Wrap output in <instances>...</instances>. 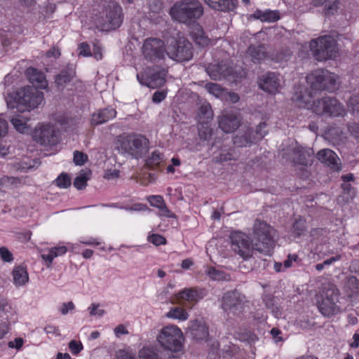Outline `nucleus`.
<instances>
[{"label":"nucleus","instance_id":"1","mask_svg":"<svg viewBox=\"0 0 359 359\" xmlns=\"http://www.w3.org/2000/svg\"><path fill=\"white\" fill-rule=\"evenodd\" d=\"M44 100L43 93L34 87L21 88L6 100L7 105L11 109H17L24 111L36 108Z\"/></svg>","mask_w":359,"mask_h":359},{"label":"nucleus","instance_id":"2","mask_svg":"<svg viewBox=\"0 0 359 359\" xmlns=\"http://www.w3.org/2000/svg\"><path fill=\"white\" fill-rule=\"evenodd\" d=\"M204 13L202 4L198 0H184L176 2L170 9L172 20L189 23L199 19Z\"/></svg>","mask_w":359,"mask_h":359},{"label":"nucleus","instance_id":"3","mask_svg":"<svg viewBox=\"0 0 359 359\" xmlns=\"http://www.w3.org/2000/svg\"><path fill=\"white\" fill-rule=\"evenodd\" d=\"M102 11L96 19L97 25L102 31H109L118 27L123 21L121 6L114 0H104L101 3Z\"/></svg>","mask_w":359,"mask_h":359},{"label":"nucleus","instance_id":"4","mask_svg":"<svg viewBox=\"0 0 359 359\" xmlns=\"http://www.w3.org/2000/svg\"><path fill=\"white\" fill-rule=\"evenodd\" d=\"M276 233V230L266 222L256 219L253 226L255 251L270 256L275 245Z\"/></svg>","mask_w":359,"mask_h":359},{"label":"nucleus","instance_id":"5","mask_svg":"<svg viewBox=\"0 0 359 359\" xmlns=\"http://www.w3.org/2000/svg\"><path fill=\"white\" fill-rule=\"evenodd\" d=\"M118 142L123 153L138 158L147 151L149 140L142 135L130 133L123 134L118 137Z\"/></svg>","mask_w":359,"mask_h":359},{"label":"nucleus","instance_id":"6","mask_svg":"<svg viewBox=\"0 0 359 359\" xmlns=\"http://www.w3.org/2000/svg\"><path fill=\"white\" fill-rule=\"evenodd\" d=\"M310 49L318 61L334 59L338 53L337 41L328 35L312 39L310 42Z\"/></svg>","mask_w":359,"mask_h":359},{"label":"nucleus","instance_id":"7","mask_svg":"<svg viewBox=\"0 0 359 359\" xmlns=\"http://www.w3.org/2000/svg\"><path fill=\"white\" fill-rule=\"evenodd\" d=\"M306 81L313 91H334L338 88L337 76L325 69H317L306 76Z\"/></svg>","mask_w":359,"mask_h":359},{"label":"nucleus","instance_id":"8","mask_svg":"<svg viewBox=\"0 0 359 359\" xmlns=\"http://www.w3.org/2000/svg\"><path fill=\"white\" fill-rule=\"evenodd\" d=\"M247 303L245 296L237 290H233L224 293L221 307L228 316L239 317L244 313Z\"/></svg>","mask_w":359,"mask_h":359},{"label":"nucleus","instance_id":"9","mask_svg":"<svg viewBox=\"0 0 359 359\" xmlns=\"http://www.w3.org/2000/svg\"><path fill=\"white\" fill-rule=\"evenodd\" d=\"M182 332L175 325L163 327L156 337L159 344L172 352H178L182 348Z\"/></svg>","mask_w":359,"mask_h":359},{"label":"nucleus","instance_id":"10","mask_svg":"<svg viewBox=\"0 0 359 359\" xmlns=\"http://www.w3.org/2000/svg\"><path fill=\"white\" fill-rule=\"evenodd\" d=\"M312 110L318 115L330 117L342 116L346 112L344 106L337 99L328 96L313 101Z\"/></svg>","mask_w":359,"mask_h":359},{"label":"nucleus","instance_id":"11","mask_svg":"<svg viewBox=\"0 0 359 359\" xmlns=\"http://www.w3.org/2000/svg\"><path fill=\"white\" fill-rule=\"evenodd\" d=\"M232 250L244 260L251 258L255 251V244L253 245L251 238L245 233L235 232L231 235Z\"/></svg>","mask_w":359,"mask_h":359},{"label":"nucleus","instance_id":"12","mask_svg":"<svg viewBox=\"0 0 359 359\" xmlns=\"http://www.w3.org/2000/svg\"><path fill=\"white\" fill-rule=\"evenodd\" d=\"M165 52L170 59L179 62L189 61L193 57L192 44L184 38L168 45Z\"/></svg>","mask_w":359,"mask_h":359},{"label":"nucleus","instance_id":"13","mask_svg":"<svg viewBox=\"0 0 359 359\" xmlns=\"http://www.w3.org/2000/svg\"><path fill=\"white\" fill-rule=\"evenodd\" d=\"M167 73L168 72L163 68L154 69L147 67L144 72L137 75V79L142 85L150 88H157L165 83Z\"/></svg>","mask_w":359,"mask_h":359},{"label":"nucleus","instance_id":"14","mask_svg":"<svg viewBox=\"0 0 359 359\" xmlns=\"http://www.w3.org/2000/svg\"><path fill=\"white\" fill-rule=\"evenodd\" d=\"M164 42L156 38L147 39L142 46V53L146 60L156 62L164 57Z\"/></svg>","mask_w":359,"mask_h":359},{"label":"nucleus","instance_id":"15","mask_svg":"<svg viewBox=\"0 0 359 359\" xmlns=\"http://www.w3.org/2000/svg\"><path fill=\"white\" fill-rule=\"evenodd\" d=\"M34 137L36 141L44 146L55 145L58 141V134L53 126L42 125L34 131Z\"/></svg>","mask_w":359,"mask_h":359},{"label":"nucleus","instance_id":"16","mask_svg":"<svg viewBox=\"0 0 359 359\" xmlns=\"http://www.w3.org/2000/svg\"><path fill=\"white\" fill-rule=\"evenodd\" d=\"M217 119L219 128L226 133L234 132L241 125L240 118L231 111H224Z\"/></svg>","mask_w":359,"mask_h":359},{"label":"nucleus","instance_id":"17","mask_svg":"<svg viewBox=\"0 0 359 359\" xmlns=\"http://www.w3.org/2000/svg\"><path fill=\"white\" fill-rule=\"evenodd\" d=\"M206 72L213 80H221L233 75V64L229 61H221L218 64L210 65Z\"/></svg>","mask_w":359,"mask_h":359},{"label":"nucleus","instance_id":"18","mask_svg":"<svg viewBox=\"0 0 359 359\" xmlns=\"http://www.w3.org/2000/svg\"><path fill=\"white\" fill-rule=\"evenodd\" d=\"M259 86L266 92L276 93L280 87L279 74L270 72L263 74L260 78Z\"/></svg>","mask_w":359,"mask_h":359},{"label":"nucleus","instance_id":"19","mask_svg":"<svg viewBox=\"0 0 359 359\" xmlns=\"http://www.w3.org/2000/svg\"><path fill=\"white\" fill-rule=\"evenodd\" d=\"M293 154L294 155L293 161L296 164L308 166L313 163L314 159L313 149L297 146L293 149Z\"/></svg>","mask_w":359,"mask_h":359},{"label":"nucleus","instance_id":"20","mask_svg":"<svg viewBox=\"0 0 359 359\" xmlns=\"http://www.w3.org/2000/svg\"><path fill=\"white\" fill-rule=\"evenodd\" d=\"M316 158L332 170L339 171L340 170L339 158L331 149H324L320 150L316 154Z\"/></svg>","mask_w":359,"mask_h":359},{"label":"nucleus","instance_id":"21","mask_svg":"<svg viewBox=\"0 0 359 359\" xmlns=\"http://www.w3.org/2000/svg\"><path fill=\"white\" fill-rule=\"evenodd\" d=\"M26 76L29 81L36 89L37 88L46 89L48 87V81L44 74L34 67H29L26 69Z\"/></svg>","mask_w":359,"mask_h":359},{"label":"nucleus","instance_id":"22","mask_svg":"<svg viewBox=\"0 0 359 359\" xmlns=\"http://www.w3.org/2000/svg\"><path fill=\"white\" fill-rule=\"evenodd\" d=\"M248 55L254 63H260L270 57L266 47L264 44H252L247 50Z\"/></svg>","mask_w":359,"mask_h":359},{"label":"nucleus","instance_id":"23","mask_svg":"<svg viewBox=\"0 0 359 359\" xmlns=\"http://www.w3.org/2000/svg\"><path fill=\"white\" fill-rule=\"evenodd\" d=\"M338 302L318 299L317 306L323 316L330 318L339 313L340 307L337 305Z\"/></svg>","mask_w":359,"mask_h":359},{"label":"nucleus","instance_id":"24","mask_svg":"<svg viewBox=\"0 0 359 359\" xmlns=\"http://www.w3.org/2000/svg\"><path fill=\"white\" fill-rule=\"evenodd\" d=\"M204 1L212 9L222 12L233 11L238 6L237 0H204Z\"/></svg>","mask_w":359,"mask_h":359},{"label":"nucleus","instance_id":"25","mask_svg":"<svg viewBox=\"0 0 359 359\" xmlns=\"http://www.w3.org/2000/svg\"><path fill=\"white\" fill-rule=\"evenodd\" d=\"M116 116V111L114 108L100 109L92 115L91 123L94 126L100 125L115 118Z\"/></svg>","mask_w":359,"mask_h":359},{"label":"nucleus","instance_id":"26","mask_svg":"<svg viewBox=\"0 0 359 359\" xmlns=\"http://www.w3.org/2000/svg\"><path fill=\"white\" fill-rule=\"evenodd\" d=\"M340 292L337 285L327 283L323 285L322 290L318 299L324 300H332V302H339Z\"/></svg>","mask_w":359,"mask_h":359},{"label":"nucleus","instance_id":"27","mask_svg":"<svg viewBox=\"0 0 359 359\" xmlns=\"http://www.w3.org/2000/svg\"><path fill=\"white\" fill-rule=\"evenodd\" d=\"M253 133L254 129L252 128H247L243 134L237 135L233 137V144L238 147H243L256 143Z\"/></svg>","mask_w":359,"mask_h":359},{"label":"nucleus","instance_id":"28","mask_svg":"<svg viewBox=\"0 0 359 359\" xmlns=\"http://www.w3.org/2000/svg\"><path fill=\"white\" fill-rule=\"evenodd\" d=\"M75 71L73 68L67 67L61 70L60 74L55 77V83L59 90H63L65 86L75 76Z\"/></svg>","mask_w":359,"mask_h":359},{"label":"nucleus","instance_id":"29","mask_svg":"<svg viewBox=\"0 0 359 359\" xmlns=\"http://www.w3.org/2000/svg\"><path fill=\"white\" fill-rule=\"evenodd\" d=\"M254 19L259 20L262 22H274L280 19V14L278 11H261L256 10L251 15Z\"/></svg>","mask_w":359,"mask_h":359},{"label":"nucleus","instance_id":"30","mask_svg":"<svg viewBox=\"0 0 359 359\" xmlns=\"http://www.w3.org/2000/svg\"><path fill=\"white\" fill-rule=\"evenodd\" d=\"M177 299L180 304H184L187 302L191 305H193L201 299V297L196 290L191 288L184 289L179 292Z\"/></svg>","mask_w":359,"mask_h":359},{"label":"nucleus","instance_id":"31","mask_svg":"<svg viewBox=\"0 0 359 359\" xmlns=\"http://www.w3.org/2000/svg\"><path fill=\"white\" fill-rule=\"evenodd\" d=\"M189 330L191 337L196 340L207 339L209 335L208 327L197 321L192 323Z\"/></svg>","mask_w":359,"mask_h":359},{"label":"nucleus","instance_id":"32","mask_svg":"<svg viewBox=\"0 0 359 359\" xmlns=\"http://www.w3.org/2000/svg\"><path fill=\"white\" fill-rule=\"evenodd\" d=\"M311 97L312 94L311 92L303 88H299L296 90L292 100L299 107H304L310 102Z\"/></svg>","mask_w":359,"mask_h":359},{"label":"nucleus","instance_id":"33","mask_svg":"<svg viewBox=\"0 0 359 359\" xmlns=\"http://www.w3.org/2000/svg\"><path fill=\"white\" fill-rule=\"evenodd\" d=\"M191 37L194 42L201 47H205L210 43V39L205 34L203 28L198 25L191 32Z\"/></svg>","mask_w":359,"mask_h":359},{"label":"nucleus","instance_id":"34","mask_svg":"<svg viewBox=\"0 0 359 359\" xmlns=\"http://www.w3.org/2000/svg\"><path fill=\"white\" fill-rule=\"evenodd\" d=\"M13 277L16 285H23L29 280V276L26 269L22 266H18L13 269Z\"/></svg>","mask_w":359,"mask_h":359},{"label":"nucleus","instance_id":"35","mask_svg":"<svg viewBox=\"0 0 359 359\" xmlns=\"http://www.w3.org/2000/svg\"><path fill=\"white\" fill-rule=\"evenodd\" d=\"M148 200L151 206L156 207L161 211V215L170 217V212L168 209L165 203V201L161 196H151L149 197Z\"/></svg>","mask_w":359,"mask_h":359},{"label":"nucleus","instance_id":"36","mask_svg":"<svg viewBox=\"0 0 359 359\" xmlns=\"http://www.w3.org/2000/svg\"><path fill=\"white\" fill-rule=\"evenodd\" d=\"M344 288L350 295L359 294V278L355 276H348L344 280Z\"/></svg>","mask_w":359,"mask_h":359},{"label":"nucleus","instance_id":"37","mask_svg":"<svg viewBox=\"0 0 359 359\" xmlns=\"http://www.w3.org/2000/svg\"><path fill=\"white\" fill-rule=\"evenodd\" d=\"M206 273L208 275V276L214 280H218V281H229L231 280V277L229 274L225 273L222 270H219L216 269L215 267H209Z\"/></svg>","mask_w":359,"mask_h":359},{"label":"nucleus","instance_id":"38","mask_svg":"<svg viewBox=\"0 0 359 359\" xmlns=\"http://www.w3.org/2000/svg\"><path fill=\"white\" fill-rule=\"evenodd\" d=\"M158 350L151 346H144L138 351V359H158Z\"/></svg>","mask_w":359,"mask_h":359},{"label":"nucleus","instance_id":"39","mask_svg":"<svg viewBox=\"0 0 359 359\" xmlns=\"http://www.w3.org/2000/svg\"><path fill=\"white\" fill-rule=\"evenodd\" d=\"M66 252L67 248L65 246L54 247L50 249L48 254H43L41 257L50 264L55 257L63 255Z\"/></svg>","mask_w":359,"mask_h":359},{"label":"nucleus","instance_id":"40","mask_svg":"<svg viewBox=\"0 0 359 359\" xmlns=\"http://www.w3.org/2000/svg\"><path fill=\"white\" fill-rule=\"evenodd\" d=\"M198 116L202 123L208 122L212 118L213 112L209 103L205 102L201 105Z\"/></svg>","mask_w":359,"mask_h":359},{"label":"nucleus","instance_id":"41","mask_svg":"<svg viewBox=\"0 0 359 359\" xmlns=\"http://www.w3.org/2000/svg\"><path fill=\"white\" fill-rule=\"evenodd\" d=\"M163 156L158 151H153L147 160V165L151 169L157 168L163 161Z\"/></svg>","mask_w":359,"mask_h":359},{"label":"nucleus","instance_id":"42","mask_svg":"<svg viewBox=\"0 0 359 359\" xmlns=\"http://www.w3.org/2000/svg\"><path fill=\"white\" fill-rule=\"evenodd\" d=\"M167 317L184 320L188 318V313L184 309L180 307H175L170 309L167 313Z\"/></svg>","mask_w":359,"mask_h":359},{"label":"nucleus","instance_id":"43","mask_svg":"<svg viewBox=\"0 0 359 359\" xmlns=\"http://www.w3.org/2000/svg\"><path fill=\"white\" fill-rule=\"evenodd\" d=\"M324 3H325L324 8V13L325 15L330 16L337 12L339 4L338 1L334 0L330 1L325 0Z\"/></svg>","mask_w":359,"mask_h":359},{"label":"nucleus","instance_id":"44","mask_svg":"<svg viewBox=\"0 0 359 359\" xmlns=\"http://www.w3.org/2000/svg\"><path fill=\"white\" fill-rule=\"evenodd\" d=\"M205 88L208 93L217 97L222 96L224 92V89L221 87V86L215 83H206L205 85Z\"/></svg>","mask_w":359,"mask_h":359},{"label":"nucleus","instance_id":"45","mask_svg":"<svg viewBox=\"0 0 359 359\" xmlns=\"http://www.w3.org/2000/svg\"><path fill=\"white\" fill-rule=\"evenodd\" d=\"M27 119L22 116H18L17 117H13L11 119V122L14 128L20 133H24L25 129L26 128V122Z\"/></svg>","mask_w":359,"mask_h":359},{"label":"nucleus","instance_id":"46","mask_svg":"<svg viewBox=\"0 0 359 359\" xmlns=\"http://www.w3.org/2000/svg\"><path fill=\"white\" fill-rule=\"evenodd\" d=\"M55 184L60 188L66 189L71 185V179L67 174L61 173L55 180Z\"/></svg>","mask_w":359,"mask_h":359},{"label":"nucleus","instance_id":"47","mask_svg":"<svg viewBox=\"0 0 359 359\" xmlns=\"http://www.w3.org/2000/svg\"><path fill=\"white\" fill-rule=\"evenodd\" d=\"M266 123L265 122H262L257 126L256 130L253 133L256 142L261 140L266 135Z\"/></svg>","mask_w":359,"mask_h":359},{"label":"nucleus","instance_id":"48","mask_svg":"<svg viewBox=\"0 0 359 359\" xmlns=\"http://www.w3.org/2000/svg\"><path fill=\"white\" fill-rule=\"evenodd\" d=\"M294 232L297 235L300 236L306 229V222L302 218H299L295 220L293 224Z\"/></svg>","mask_w":359,"mask_h":359},{"label":"nucleus","instance_id":"49","mask_svg":"<svg viewBox=\"0 0 359 359\" xmlns=\"http://www.w3.org/2000/svg\"><path fill=\"white\" fill-rule=\"evenodd\" d=\"M149 242L153 243L154 245H165L166 243V239L164 236L157 234L152 233L147 238Z\"/></svg>","mask_w":359,"mask_h":359},{"label":"nucleus","instance_id":"50","mask_svg":"<svg viewBox=\"0 0 359 359\" xmlns=\"http://www.w3.org/2000/svg\"><path fill=\"white\" fill-rule=\"evenodd\" d=\"M88 178L85 175L77 176L74 181V186L79 190L84 189L87 185Z\"/></svg>","mask_w":359,"mask_h":359},{"label":"nucleus","instance_id":"51","mask_svg":"<svg viewBox=\"0 0 359 359\" xmlns=\"http://www.w3.org/2000/svg\"><path fill=\"white\" fill-rule=\"evenodd\" d=\"M348 105L351 107L353 111L359 114V93L353 95L349 100Z\"/></svg>","mask_w":359,"mask_h":359},{"label":"nucleus","instance_id":"52","mask_svg":"<svg viewBox=\"0 0 359 359\" xmlns=\"http://www.w3.org/2000/svg\"><path fill=\"white\" fill-rule=\"evenodd\" d=\"M88 160V156L81 151H75L74 152V162L76 165H82Z\"/></svg>","mask_w":359,"mask_h":359},{"label":"nucleus","instance_id":"53","mask_svg":"<svg viewBox=\"0 0 359 359\" xmlns=\"http://www.w3.org/2000/svg\"><path fill=\"white\" fill-rule=\"evenodd\" d=\"M69 348L72 354L77 355L82 351L83 345L81 341L72 340L69 343Z\"/></svg>","mask_w":359,"mask_h":359},{"label":"nucleus","instance_id":"54","mask_svg":"<svg viewBox=\"0 0 359 359\" xmlns=\"http://www.w3.org/2000/svg\"><path fill=\"white\" fill-rule=\"evenodd\" d=\"M3 183L8 184L14 187L21 185L22 180L19 177L5 176L2 178Z\"/></svg>","mask_w":359,"mask_h":359},{"label":"nucleus","instance_id":"55","mask_svg":"<svg viewBox=\"0 0 359 359\" xmlns=\"http://www.w3.org/2000/svg\"><path fill=\"white\" fill-rule=\"evenodd\" d=\"M79 55H82L83 57H89L92 55V53L90 51V46L86 43L83 42L79 46Z\"/></svg>","mask_w":359,"mask_h":359},{"label":"nucleus","instance_id":"56","mask_svg":"<svg viewBox=\"0 0 359 359\" xmlns=\"http://www.w3.org/2000/svg\"><path fill=\"white\" fill-rule=\"evenodd\" d=\"M216 159L217 162H224L235 159V158L230 151L227 150H223L219 154V156L216 157Z\"/></svg>","mask_w":359,"mask_h":359},{"label":"nucleus","instance_id":"57","mask_svg":"<svg viewBox=\"0 0 359 359\" xmlns=\"http://www.w3.org/2000/svg\"><path fill=\"white\" fill-rule=\"evenodd\" d=\"M0 257L4 262H10L13 260L12 253L5 247L0 248Z\"/></svg>","mask_w":359,"mask_h":359},{"label":"nucleus","instance_id":"58","mask_svg":"<svg viewBox=\"0 0 359 359\" xmlns=\"http://www.w3.org/2000/svg\"><path fill=\"white\" fill-rule=\"evenodd\" d=\"M98 304H92L90 307H88V310L90 311V314L91 316H102L104 314L105 311L103 309H98L99 307Z\"/></svg>","mask_w":359,"mask_h":359},{"label":"nucleus","instance_id":"59","mask_svg":"<svg viewBox=\"0 0 359 359\" xmlns=\"http://www.w3.org/2000/svg\"><path fill=\"white\" fill-rule=\"evenodd\" d=\"M74 309L75 306L74 303L72 302H69L67 303H63L60 311L62 315H66L68 313L69 311H72Z\"/></svg>","mask_w":359,"mask_h":359},{"label":"nucleus","instance_id":"60","mask_svg":"<svg viewBox=\"0 0 359 359\" xmlns=\"http://www.w3.org/2000/svg\"><path fill=\"white\" fill-rule=\"evenodd\" d=\"M166 97L165 91H156L154 93L152 100L155 103H159L163 101Z\"/></svg>","mask_w":359,"mask_h":359},{"label":"nucleus","instance_id":"61","mask_svg":"<svg viewBox=\"0 0 359 359\" xmlns=\"http://www.w3.org/2000/svg\"><path fill=\"white\" fill-rule=\"evenodd\" d=\"M8 132L7 121L0 116V138L6 136Z\"/></svg>","mask_w":359,"mask_h":359},{"label":"nucleus","instance_id":"62","mask_svg":"<svg viewBox=\"0 0 359 359\" xmlns=\"http://www.w3.org/2000/svg\"><path fill=\"white\" fill-rule=\"evenodd\" d=\"M242 340L248 341L249 343H254L257 340V336L251 332H246L243 334Z\"/></svg>","mask_w":359,"mask_h":359},{"label":"nucleus","instance_id":"63","mask_svg":"<svg viewBox=\"0 0 359 359\" xmlns=\"http://www.w3.org/2000/svg\"><path fill=\"white\" fill-rule=\"evenodd\" d=\"M271 334L273 336V339L276 343H278L283 341V339L280 335L281 334V331L276 328L273 327L271 330Z\"/></svg>","mask_w":359,"mask_h":359},{"label":"nucleus","instance_id":"64","mask_svg":"<svg viewBox=\"0 0 359 359\" xmlns=\"http://www.w3.org/2000/svg\"><path fill=\"white\" fill-rule=\"evenodd\" d=\"M92 55L97 60H100L102 58V48L100 46L94 44Z\"/></svg>","mask_w":359,"mask_h":359}]
</instances>
